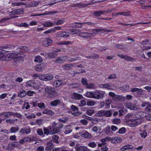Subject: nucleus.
<instances>
[{
    "instance_id": "obj_1",
    "label": "nucleus",
    "mask_w": 151,
    "mask_h": 151,
    "mask_svg": "<svg viewBox=\"0 0 151 151\" xmlns=\"http://www.w3.org/2000/svg\"><path fill=\"white\" fill-rule=\"evenodd\" d=\"M45 90L46 95L48 98H54L58 95L57 92L51 87L47 86L45 88Z\"/></svg>"
},
{
    "instance_id": "obj_2",
    "label": "nucleus",
    "mask_w": 151,
    "mask_h": 151,
    "mask_svg": "<svg viewBox=\"0 0 151 151\" xmlns=\"http://www.w3.org/2000/svg\"><path fill=\"white\" fill-rule=\"evenodd\" d=\"M142 122V120L141 119H133L128 122V124L132 127L138 125L140 124Z\"/></svg>"
},
{
    "instance_id": "obj_3",
    "label": "nucleus",
    "mask_w": 151,
    "mask_h": 151,
    "mask_svg": "<svg viewBox=\"0 0 151 151\" xmlns=\"http://www.w3.org/2000/svg\"><path fill=\"white\" fill-rule=\"evenodd\" d=\"M105 92L104 91L99 90L96 91L95 92L94 95V99H103L104 96L105 94Z\"/></svg>"
},
{
    "instance_id": "obj_4",
    "label": "nucleus",
    "mask_w": 151,
    "mask_h": 151,
    "mask_svg": "<svg viewBox=\"0 0 151 151\" xmlns=\"http://www.w3.org/2000/svg\"><path fill=\"white\" fill-rule=\"evenodd\" d=\"M112 31V30H107L102 28L95 29H92L91 31V32L90 33V34H91V37L92 38V35H96L100 31H103L104 32H109Z\"/></svg>"
},
{
    "instance_id": "obj_5",
    "label": "nucleus",
    "mask_w": 151,
    "mask_h": 151,
    "mask_svg": "<svg viewBox=\"0 0 151 151\" xmlns=\"http://www.w3.org/2000/svg\"><path fill=\"white\" fill-rule=\"evenodd\" d=\"M124 105L126 107L131 110H138L139 109V108L137 105L130 102L125 103Z\"/></svg>"
},
{
    "instance_id": "obj_6",
    "label": "nucleus",
    "mask_w": 151,
    "mask_h": 151,
    "mask_svg": "<svg viewBox=\"0 0 151 151\" xmlns=\"http://www.w3.org/2000/svg\"><path fill=\"white\" fill-rule=\"evenodd\" d=\"M53 41L49 37L45 38L44 40L42 42V44L44 46L47 47L50 45L52 43Z\"/></svg>"
},
{
    "instance_id": "obj_7",
    "label": "nucleus",
    "mask_w": 151,
    "mask_h": 151,
    "mask_svg": "<svg viewBox=\"0 0 151 151\" xmlns=\"http://www.w3.org/2000/svg\"><path fill=\"white\" fill-rule=\"evenodd\" d=\"M147 113L144 112L143 111L137 112L135 113V117L137 119H140V118H143L145 117V116H146Z\"/></svg>"
},
{
    "instance_id": "obj_8",
    "label": "nucleus",
    "mask_w": 151,
    "mask_h": 151,
    "mask_svg": "<svg viewBox=\"0 0 151 151\" xmlns=\"http://www.w3.org/2000/svg\"><path fill=\"white\" fill-rule=\"evenodd\" d=\"M79 36L86 39H91V34L87 32H80L78 34Z\"/></svg>"
},
{
    "instance_id": "obj_9",
    "label": "nucleus",
    "mask_w": 151,
    "mask_h": 151,
    "mask_svg": "<svg viewBox=\"0 0 151 151\" xmlns=\"http://www.w3.org/2000/svg\"><path fill=\"white\" fill-rule=\"evenodd\" d=\"M147 42L146 41H143L140 42V43L142 45V46H141L142 50H147L151 48L150 46H147Z\"/></svg>"
},
{
    "instance_id": "obj_10",
    "label": "nucleus",
    "mask_w": 151,
    "mask_h": 151,
    "mask_svg": "<svg viewBox=\"0 0 151 151\" xmlns=\"http://www.w3.org/2000/svg\"><path fill=\"white\" fill-rule=\"evenodd\" d=\"M49 128L50 129V134H53L58 132L59 131V127H49Z\"/></svg>"
},
{
    "instance_id": "obj_11",
    "label": "nucleus",
    "mask_w": 151,
    "mask_h": 151,
    "mask_svg": "<svg viewBox=\"0 0 151 151\" xmlns=\"http://www.w3.org/2000/svg\"><path fill=\"white\" fill-rule=\"evenodd\" d=\"M45 66L43 63L38 64L36 66L35 68V70L37 71L41 72L45 68Z\"/></svg>"
},
{
    "instance_id": "obj_12",
    "label": "nucleus",
    "mask_w": 151,
    "mask_h": 151,
    "mask_svg": "<svg viewBox=\"0 0 151 151\" xmlns=\"http://www.w3.org/2000/svg\"><path fill=\"white\" fill-rule=\"evenodd\" d=\"M66 56H61L59 57L58 59L55 60L54 62L56 63L61 64L64 62L67 59Z\"/></svg>"
},
{
    "instance_id": "obj_13",
    "label": "nucleus",
    "mask_w": 151,
    "mask_h": 151,
    "mask_svg": "<svg viewBox=\"0 0 151 151\" xmlns=\"http://www.w3.org/2000/svg\"><path fill=\"white\" fill-rule=\"evenodd\" d=\"M72 131V127L70 125H67L65 126L63 129L64 133L66 134H68L70 133Z\"/></svg>"
},
{
    "instance_id": "obj_14",
    "label": "nucleus",
    "mask_w": 151,
    "mask_h": 151,
    "mask_svg": "<svg viewBox=\"0 0 151 151\" xmlns=\"http://www.w3.org/2000/svg\"><path fill=\"white\" fill-rule=\"evenodd\" d=\"M75 149L76 151H87L88 149L86 147L83 146H79L78 145H76Z\"/></svg>"
},
{
    "instance_id": "obj_15",
    "label": "nucleus",
    "mask_w": 151,
    "mask_h": 151,
    "mask_svg": "<svg viewBox=\"0 0 151 151\" xmlns=\"http://www.w3.org/2000/svg\"><path fill=\"white\" fill-rule=\"evenodd\" d=\"M31 130L29 127H25L24 129L22 128L20 131V133L23 134L25 133L28 134L30 133Z\"/></svg>"
},
{
    "instance_id": "obj_16",
    "label": "nucleus",
    "mask_w": 151,
    "mask_h": 151,
    "mask_svg": "<svg viewBox=\"0 0 151 151\" xmlns=\"http://www.w3.org/2000/svg\"><path fill=\"white\" fill-rule=\"evenodd\" d=\"M125 97L119 95H116L114 97L113 100L115 101H125Z\"/></svg>"
},
{
    "instance_id": "obj_17",
    "label": "nucleus",
    "mask_w": 151,
    "mask_h": 151,
    "mask_svg": "<svg viewBox=\"0 0 151 151\" xmlns=\"http://www.w3.org/2000/svg\"><path fill=\"white\" fill-rule=\"evenodd\" d=\"M17 145L15 144V142H12L9 143L8 146H7V148L5 149L8 150H11L12 149L17 147Z\"/></svg>"
},
{
    "instance_id": "obj_18",
    "label": "nucleus",
    "mask_w": 151,
    "mask_h": 151,
    "mask_svg": "<svg viewBox=\"0 0 151 151\" xmlns=\"http://www.w3.org/2000/svg\"><path fill=\"white\" fill-rule=\"evenodd\" d=\"M61 102L60 99H56L50 102V105L52 106H56L60 104Z\"/></svg>"
},
{
    "instance_id": "obj_19",
    "label": "nucleus",
    "mask_w": 151,
    "mask_h": 151,
    "mask_svg": "<svg viewBox=\"0 0 151 151\" xmlns=\"http://www.w3.org/2000/svg\"><path fill=\"white\" fill-rule=\"evenodd\" d=\"M73 66L72 64H66L63 66V68L65 70H68L72 69Z\"/></svg>"
},
{
    "instance_id": "obj_20",
    "label": "nucleus",
    "mask_w": 151,
    "mask_h": 151,
    "mask_svg": "<svg viewBox=\"0 0 151 151\" xmlns=\"http://www.w3.org/2000/svg\"><path fill=\"white\" fill-rule=\"evenodd\" d=\"M37 1H33L30 2L26 6V7H32L37 6L39 4Z\"/></svg>"
},
{
    "instance_id": "obj_21",
    "label": "nucleus",
    "mask_w": 151,
    "mask_h": 151,
    "mask_svg": "<svg viewBox=\"0 0 151 151\" xmlns=\"http://www.w3.org/2000/svg\"><path fill=\"white\" fill-rule=\"evenodd\" d=\"M17 50L23 52H27L29 51V49L26 46H21L17 48Z\"/></svg>"
},
{
    "instance_id": "obj_22",
    "label": "nucleus",
    "mask_w": 151,
    "mask_h": 151,
    "mask_svg": "<svg viewBox=\"0 0 151 151\" xmlns=\"http://www.w3.org/2000/svg\"><path fill=\"white\" fill-rule=\"evenodd\" d=\"M99 86L102 88H105L107 89H112L111 86L108 83L100 84L99 85Z\"/></svg>"
},
{
    "instance_id": "obj_23",
    "label": "nucleus",
    "mask_w": 151,
    "mask_h": 151,
    "mask_svg": "<svg viewBox=\"0 0 151 151\" xmlns=\"http://www.w3.org/2000/svg\"><path fill=\"white\" fill-rule=\"evenodd\" d=\"M82 137L85 138H91V135L87 131H85L83 132V133L81 134Z\"/></svg>"
},
{
    "instance_id": "obj_24",
    "label": "nucleus",
    "mask_w": 151,
    "mask_h": 151,
    "mask_svg": "<svg viewBox=\"0 0 151 151\" xmlns=\"http://www.w3.org/2000/svg\"><path fill=\"white\" fill-rule=\"evenodd\" d=\"M73 97L74 99L77 100H80L83 98L82 95L76 93H73Z\"/></svg>"
},
{
    "instance_id": "obj_25",
    "label": "nucleus",
    "mask_w": 151,
    "mask_h": 151,
    "mask_svg": "<svg viewBox=\"0 0 151 151\" xmlns=\"http://www.w3.org/2000/svg\"><path fill=\"white\" fill-rule=\"evenodd\" d=\"M53 143L52 142H49L47 144L46 147L45 148V150L47 151H50L53 148Z\"/></svg>"
},
{
    "instance_id": "obj_26",
    "label": "nucleus",
    "mask_w": 151,
    "mask_h": 151,
    "mask_svg": "<svg viewBox=\"0 0 151 151\" xmlns=\"http://www.w3.org/2000/svg\"><path fill=\"white\" fill-rule=\"evenodd\" d=\"M122 140L121 138L119 137H115L112 139L111 141L113 143L120 142Z\"/></svg>"
},
{
    "instance_id": "obj_27",
    "label": "nucleus",
    "mask_w": 151,
    "mask_h": 151,
    "mask_svg": "<svg viewBox=\"0 0 151 151\" xmlns=\"http://www.w3.org/2000/svg\"><path fill=\"white\" fill-rule=\"evenodd\" d=\"M10 56V58L11 60L13 58L18 59L19 58V55L16 53H10L8 54Z\"/></svg>"
},
{
    "instance_id": "obj_28",
    "label": "nucleus",
    "mask_w": 151,
    "mask_h": 151,
    "mask_svg": "<svg viewBox=\"0 0 151 151\" xmlns=\"http://www.w3.org/2000/svg\"><path fill=\"white\" fill-rule=\"evenodd\" d=\"M26 84L29 87H33L34 88H36L35 86V83L33 81H27L26 83Z\"/></svg>"
},
{
    "instance_id": "obj_29",
    "label": "nucleus",
    "mask_w": 151,
    "mask_h": 151,
    "mask_svg": "<svg viewBox=\"0 0 151 151\" xmlns=\"http://www.w3.org/2000/svg\"><path fill=\"white\" fill-rule=\"evenodd\" d=\"M80 30L76 29H70V32L72 35L77 34L80 33Z\"/></svg>"
},
{
    "instance_id": "obj_30",
    "label": "nucleus",
    "mask_w": 151,
    "mask_h": 151,
    "mask_svg": "<svg viewBox=\"0 0 151 151\" xmlns=\"http://www.w3.org/2000/svg\"><path fill=\"white\" fill-rule=\"evenodd\" d=\"M136 91H137V93L138 95L142 94V93H141V92H142V90L141 89L135 88H132L131 90V92H132Z\"/></svg>"
},
{
    "instance_id": "obj_31",
    "label": "nucleus",
    "mask_w": 151,
    "mask_h": 151,
    "mask_svg": "<svg viewBox=\"0 0 151 151\" xmlns=\"http://www.w3.org/2000/svg\"><path fill=\"white\" fill-rule=\"evenodd\" d=\"M19 128L17 127H13L10 129V132L11 133H16L19 130Z\"/></svg>"
},
{
    "instance_id": "obj_32",
    "label": "nucleus",
    "mask_w": 151,
    "mask_h": 151,
    "mask_svg": "<svg viewBox=\"0 0 151 151\" xmlns=\"http://www.w3.org/2000/svg\"><path fill=\"white\" fill-rule=\"evenodd\" d=\"M95 92H88L86 94V96L89 98H94V95H95Z\"/></svg>"
},
{
    "instance_id": "obj_33",
    "label": "nucleus",
    "mask_w": 151,
    "mask_h": 151,
    "mask_svg": "<svg viewBox=\"0 0 151 151\" xmlns=\"http://www.w3.org/2000/svg\"><path fill=\"white\" fill-rule=\"evenodd\" d=\"M112 110H104V116H105L106 117H110L112 115Z\"/></svg>"
},
{
    "instance_id": "obj_34",
    "label": "nucleus",
    "mask_w": 151,
    "mask_h": 151,
    "mask_svg": "<svg viewBox=\"0 0 151 151\" xmlns=\"http://www.w3.org/2000/svg\"><path fill=\"white\" fill-rule=\"evenodd\" d=\"M57 55V54L56 52L50 53L47 54V57L48 58H54Z\"/></svg>"
},
{
    "instance_id": "obj_35",
    "label": "nucleus",
    "mask_w": 151,
    "mask_h": 151,
    "mask_svg": "<svg viewBox=\"0 0 151 151\" xmlns=\"http://www.w3.org/2000/svg\"><path fill=\"white\" fill-rule=\"evenodd\" d=\"M112 122L113 124L118 125L121 123V121L119 119L115 118L113 119Z\"/></svg>"
},
{
    "instance_id": "obj_36",
    "label": "nucleus",
    "mask_w": 151,
    "mask_h": 151,
    "mask_svg": "<svg viewBox=\"0 0 151 151\" xmlns=\"http://www.w3.org/2000/svg\"><path fill=\"white\" fill-rule=\"evenodd\" d=\"M56 32V31L55 29L54 28H52L44 32V33L45 34H47L50 33H54Z\"/></svg>"
},
{
    "instance_id": "obj_37",
    "label": "nucleus",
    "mask_w": 151,
    "mask_h": 151,
    "mask_svg": "<svg viewBox=\"0 0 151 151\" xmlns=\"http://www.w3.org/2000/svg\"><path fill=\"white\" fill-rule=\"evenodd\" d=\"M26 92L25 91H21L18 93V96L20 97H23L27 95Z\"/></svg>"
},
{
    "instance_id": "obj_38",
    "label": "nucleus",
    "mask_w": 151,
    "mask_h": 151,
    "mask_svg": "<svg viewBox=\"0 0 151 151\" xmlns=\"http://www.w3.org/2000/svg\"><path fill=\"white\" fill-rule=\"evenodd\" d=\"M14 46L12 45L10 46V45H7L5 47H1V48L0 49L1 50H2L3 51H5V50H6L7 49V48H14Z\"/></svg>"
},
{
    "instance_id": "obj_39",
    "label": "nucleus",
    "mask_w": 151,
    "mask_h": 151,
    "mask_svg": "<svg viewBox=\"0 0 151 151\" xmlns=\"http://www.w3.org/2000/svg\"><path fill=\"white\" fill-rule=\"evenodd\" d=\"M35 61L38 63H41L42 61V58L40 56H37L35 57Z\"/></svg>"
},
{
    "instance_id": "obj_40",
    "label": "nucleus",
    "mask_w": 151,
    "mask_h": 151,
    "mask_svg": "<svg viewBox=\"0 0 151 151\" xmlns=\"http://www.w3.org/2000/svg\"><path fill=\"white\" fill-rule=\"evenodd\" d=\"M54 25V23H52L50 22H47L44 23L43 25L45 27H49L52 26Z\"/></svg>"
},
{
    "instance_id": "obj_41",
    "label": "nucleus",
    "mask_w": 151,
    "mask_h": 151,
    "mask_svg": "<svg viewBox=\"0 0 151 151\" xmlns=\"http://www.w3.org/2000/svg\"><path fill=\"white\" fill-rule=\"evenodd\" d=\"M104 113V110H102L98 111L97 113L96 114V116H104L105 114Z\"/></svg>"
},
{
    "instance_id": "obj_42",
    "label": "nucleus",
    "mask_w": 151,
    "mask_h": 151,
    "mask_svg": "<svg viewBox=\"0 0 151 151\" xmlns=\"http://www.w3.org/2000/svg\"><path fill=\"white\" fill-rule=\"evenodd\" d=\"M65 22L63 19H59L57 22H54V25H60L63 24Z\"/></svg>"
},
{
    "instance_id": "obj_43",
    "label": "nucleus",
    "mask_w": 151,
    "mask_h": 151,
    "mask_svg": "<svg viewBox=\"0 0 151 151\" xmlns=\"http://www.w3.org/2000/svg\"><path fill=\"white\" fill-rule=\"evenodd\" d=\"M62 83V81H57L54 82V85L56 88L58 87L61 85Z\"/></svg>"
},
{
    "instance_id": "obj_44",
    "label": "nucleus",
    "mask_w": 151,
    "mask_h": 151,
    "mask_svg": "<svg viewBox=\"0 0 151 151\" xmlns=\"http://www.w3.org/2000/svg\"><path fill=\"white\" fill-rule=\"evenodd\" d=\"M93 13L96 17H99V16L101 14H104L103 11L101 10L95 12Z\"/></svg>"
},
{
    "instance_id": "obj_45",
    "label": "nucleus",
    "mask_w": 151,
    "mask_h": 151,
    "mask_svg": "<svg viewBox=\"0 0 151 151\" xmlns=\"http://www.w3.org/2000/svg\"><path fill=\"white\" fill-rule=\"evenodd\" d=\"M53 76L51 75L46 74L45 81H50L53 78Z\"/></svg>"
},
{
    "instance_id": "obj_46",
    "label": "nucleus",
    "mask_w": 151,
    "mask_h": 151,
    "mask_svg": "<svg viewBox=\"0 0 151 151\" xmlns=\"http://www.w3.org/2000/svg\"><path fill=\"white\" fill-rule=\"evenodd\" d=\"M43 130L44 133L46 135H48L49 134H50V129L49 128V127H48L47 128H44Z\"/></svg>"
},
{
    "instance_id": "obj_47",
    "label": "nucleus",
    "mask_w": 151,
    "mask_h": 151,
    "mask_svg": "<svg viewBox=\"0 0 151 151\" xmlns=\"http://www.w3.org/2000/svg\"><path fill=\"white\" fill-rule=\"evenodd\" d=\"M95 86V84L93 83H89L87 84L86 87L87 88L92 89Z\"/></svg>"
},
{
    "instance_id": "obj_48",
    "label": "nucleus",
    "mask_w": 151,
    "mask_h": 151,
    "mask_svg": "<svg viewBox=\"0 0 151 151\" xmlns=\"http://www.w3.org/2000/svg\"><path fill=\"white\" fill-rule=\"evenodd\" d=\"M75 24H76L74 26H73L74 27L76 28H79L83 26V23H81L78 22H75Z\"/></svg>"
},
{
    "instance_id": "obj_49",
    "label": "nucleus",
    "mask_w": 151,
    "mask_h": 151,
    "mask_svg": "<svg viewBox=\"0 0 151 151\" xmlns=\"http://www.w3.org/2000/svg\"><path fill=\"white\" fill-rule=\"evenodd\" d=\"M124 147L125 149H126V150H132L133 148V146L132 145H125L124 146Z\"/></svg>"
},
{
    "instance_id": "obj_50",
    "label": "nucleus",
    "mask_w": 151,
    "mask_h": 151,
    "mask_svg": "<svg viewBox=\"0 0 151 151\" xmlns=\"http://www.w3.org/2000/svg\"><path fill=\"white\" fill-rule=\"evenodd\" d=\"M13 6H20L22 5H25V4L23 2H14L12 3Z\"/></svg>"
},
{
    "instance_id": "obj_51",
    "label": "nucleus",
    "mask_w": 151,
    "mask_h": 151,
    "mask_svg": "<svg viewBox=\"0 0 151 151\" xmlns=\"http://www.w3.org/2000/svg\"><path fill=\"white\" fill-rule=\"evenodd\" d=\"M94 113V111L93 109H89L86 112V113L89 116H91L92 114Z\"/></svg>"
},
{
    "instance_id": "obj_52",
    "label": "nucleus",
    "mask_w": 151,
    "mask_h": 151,
    "mask_svg": "<svg viewBox=\"0 0 151 151\" xmlns=\"http://www.w3.org/2000/svg\"><path fill=\"white\" fill-rule=\"evenodd\" d=\"M95 104L96 102L92 101H89L87 102V105L88 106H93Z\"/></svg>"
},
{
    "instance_id": "obj_53",
    "label": "nucleus",
    "mask_w": 151,
    "mask_h": 151,
    "mask_svg": "<svg viewBox=\"0 0 151 151\" xmlns=\"http://www.w3.org/2000/svg\"><path fill=\"white\" fill-rule=\"evenodd\" d=\"M129 88V85H125L123 86L120 87V89L124 90L126 91Z\"/></svg>"
},
{
    "instance_id": "obj_54",
    "label": "nucleus",
    "mask_w": 151,
    "mask_h": 151,
    "mask_svg": "<svg viewBox=\"0 0 151 151\" xmlns=\"http://www.w3.org/2000/svg\"><path fill=\"white\" fill-rule=\"evenodd\" d=\"M90 4H84L81 3H79V8H82L87 6L88 5Z\"/></svg>"
},
{
    "instance_id": "obj_55",
    "label": "nucleus",
    "mask_w": 151,
    "mask_h": 151,
    "mask_svg": "<svg viewBox=\"0 0 151 151\" xmlns=\"http://www.w3.org/2000/svg\"><path fill=\"white\" fill-rule=\"evenodd\" d=\"M116 11V9L115 8L112 9H107L106 10H104L103 11L104 14H106L108 13H110L113 11Z\"/></svg>"
},
{
    "instance_id": "obj_56",
    "label": "nucleus",
    "mask_w": 151,
    "mask_h": 151,
    "mask_svg": "<svg viewBox=\"0 0 151 151\" xmlns=\"http://www.w3.org/2000/svg\"><path fill=\"white\" fill-rule=\"evenodd\" d=\"M140 134L142 137L145 138L147 136V133L145 131H143Z\"/></svg>"
},
{
    "instance_id": "obj_57",
    "label": "nucleus",
    "mask_w": 151,
    "mask_h": 151,
    "mask_svg": "<svg viewBox=\"0 0 151 151\" xmlns=\"http://www.w3.org/2000/svg\"><path fill=\"white\" fill-rule=\"evenodd\" d=\"M17 26L19 27H27L29 26L28 24H27L26 23H22L21 24L17 25Z\"/></svg>"
},
{
    "instance_id": "obj_58",
    "label": "nucleus",
    "mask_w": 151,
    "mask_h": 151,
    "mask_svg": "<svg viewBox=\"0 0 151 151\" xmlns=\"http://www.w3.org/2000/svg\"><path fill=\"white\" fill-rule=\"evenodd\" d=\"M52 138L54 140V141L56 143L58 142V139L59 138V137L58 135H54L52 136Z\"/></svg>"
},
{
    "instance_id": "obj_59",
    "label": "nucleus",
    "mask_w": 151,
    "mask_h": 151,
    "mask_svg": "<svg viewBox=\"0 0 151 151\" xmlns=\"http://www.w3.org/2000/svg\"><path fill=\"white\" fill-rule=\"evenodd\" d=\"M91 55L92 59H96L98 58L99 57V55L95 53H92Z\"/></svg>"
},
{
    "instance_id": "obj_60",
    "label": "nucleus",
    "mask_w": 151,
    "mask_h": 151,
    "mask_svg": "<svg viewBox=\"0 0 151 151\" xmlns=\"http://www.w3.org/2000/svg\"><path fill=\"white\" fill-rule=\"evenodd\" d=\"M116 78V74H111L110 76L108 78L109 79H114Z\"/></svg>"
},
{
    "instance_id": "obj_61",
    "label": "nucleus",
    "mask_w": 151,
    "mask_h": 151,
    "mask_svg": "<svg viewBox=\"0 0 151 151\" xmlns=\"http://www.w3.org/2000/svg\"><path fill=\"white\" fill-rule=\"evenodd\" d=\"M46 75V74L39 75V79L41 80L45 81Z\"/></svg>"
},
{
    "instance_id": "obj_62",
    "label": "nucleus",
    "mask_w": 151,
    "mask_h": 151,
    "mask_svg": "<svg viewBox=\"0 0 151 151\" xmlns=\"http://www.w3.org/2000/svg\"><path fill=\"white\" fill-rule=\"evenodd\" d=\"M37 106H38L41 109L44 108L45 107V104L43 102H40L38 104Z\"/></svg>"
},
{
    "instance_id": "obj_63",
    "label": "nucleus",
    "mask_w": 151,
    "mask_h": 151,
    "mask_svg": "<svg viewBox=\"0 0 151 151\" xmlns=\"http://www.w3.org/2000/svg\"><path fill=\"white\" fill-rule=\"evenodd\" d=\"M71 109L73 111H78V107L74 105H72L71 106Z\"/></svg>"
},
{
    "instance_id": "obj_64",
    "label": "nucleus",
    "mask_w": 151,
    "mask_h": 151,
    "mask_svg": "<svg viewBox=\"0 0 151 151\" xmlns=\"http://www.w3.org/2000/svg\"><path fill=\"white\" fill-rule=\"evenodd\" d=\"M146 111H151V104H148L146 107Z\"/></svg>"
}]
</instances>
